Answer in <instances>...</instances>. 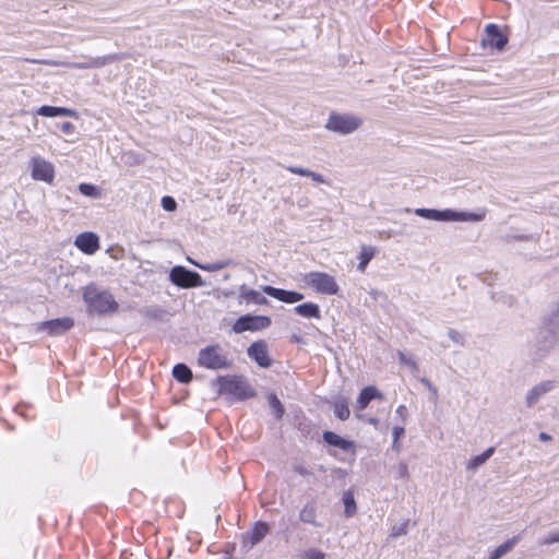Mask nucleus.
<instances>
[{"label":"nucleus","mask_w":559,"mask_h":559,"mask_svg":"<svg viewBox=\"0 0 559 559\" xmlns=\"http://www.w3.org/2000/svg\"><path fill=\"white\" fill-rule=\"evenodd\" d=\"M83 299L90 313L110 314L117 312L119 308L118 302L109 292L102 290L95 285H88L84 289Z\"/></svg>","instance_id":"2"},{"label":"nucleus","mask_w":559,"mask_h":559,"mask_svg":"<svg viewBox=\"0 0 559 559\" xmlns=\"http://www.w3.org/2000/svg\"><path fill=\"white\" fill-rule=\"evenodd\" d=\"M72 325L73 320L70 318L53 319L39 323L37 331L46 333L47 335L57 336L66 333Z\"/></svg>","instance_id":"10"},{"label":"nucleus","mask_w":559,"mask_h":559,"mask_svg":"<svg viewBox=\"0 0 559 559\" xmlns=\"http://www.w3.org/2000/svg\"><path fill=\"white\" fill-rule=\"evenodd\" d=\"M322 437L323 440L330 445L336 447L345 452H350L352 454L356 453V444L352 440L344 439L337 433L329 430L324 431Z\"/></svg>","instance_id":"14"},{"label":"nucleus","mask_w":559,"mask_h":559,"mask_svg":"<svg viewBox=\"0 0 559 559\" xmlns=\"http://www.w3.org/2000/svg\"><path fill=\"white\" fill-rule=\"evenodd\" d=\"M111 258H114L115 260H118L120 257L117 253H114V254H111Z\"/></svg>","instance_id":"49"},{"label":"nucleus","mask_w":559,"mask_h":559,"mask_svg":"<svg viewBox=\"0 0 559 559\" xmlns=\"http://www.w3.org/2000/svg\"><path fill=\"white\" fill-rule=\"evenodd\" d=\"M344 513L346 518H352L357 512V506L352 490H347L343 495Z\"/></svg>","instance_id":"27"},{"label":"nucleus","mask_w":559,"mask_h":559,"mask_svg":"<svg viewBox=\"0 0 559 559\" xmlns=\"http://www.w3.org/2000/svg\"><path fill=\"white\" fill-rule=\"evenodd\" d=\"M374 399L382 400V393L373 385L365 386L357 397V409L364 411L369 405V403Z\"/></svg>","instance_id":"15"},{"label":"nucleus","mask_w":559,"mask_h":559,"mask_svg":"<svg viewBox=\"0 0 559 559\" xmlns=\"http://www.w3.org/2000/svg\"><path fill=\"white\" fill-rule=\"evenodd\" d=\"M414 214L435 222H480L484 214L459 212L452 209L436 210L418 207L413 210Z\"/></svg>","instance_id":"3"},{"label":"nucleus","mask_w":559,"mask_h":559,"mask_svg":"<svg viewBox=\"0 0 559 559\" xmlns=\"http://www.w3.org/2000/svg\"><path fill=\"white\" fill-rule=\"evenodd\" d=\"M169 280L173 284L181 288L200 287L204 282L199 273L190 271L185 266H174L169 272Z\"/></svg>","instance_id":"6"},{"label":"nucleus","mask_w":559,"mask_h":559,"mask_svg":"<svg viewBox=\"0 0 559 559\" xmlns=\"http://www.w3.org/2000/svg\"><path fill=\"white\" fill-rule=\"evenodd\" d=\"M316 508L311 504H307L300 511L299 518L304 523L314 524L316 522Z\"/></svg>","instance_id":"31"},{"label":"nucleus","mask_w":559,"mask_h":559,"mask_svg":"<svg viewBox=\"0 0 559 559\" xmlns=\"http://www.w3.org/2000/svg\"><path fill=\"white\" fill-rule=\"evenodd\" d=\"M270 527L265 522H257L252 530L248 533L249 542L251 545L258 544L266 534L269 533Z\"/></svg>","instance_id":"20"},{"label":"nucleus","mask_w":559,"mask_h":559,"mask_svg":"<svg viewBox=\"0 0 559 559\" xmlns=\"http://www.w3.org/2000/svg\"><path fill=\"white\" fill-rule=\"evenodd\" d=\"M400 359L401 361L407 366L412 371L417 370L416 361L412 357H406V355L403 352H400Z\"/></svg>","instance_id":"39"},{"label":"nucleus","mask_w":559,"mask_h":559,"mask_svg":"<svg viewBox=\"0 0 559 559\" xmlns=\"http://www.w3.org/2000/svg\"><path fill=\"white\" fill-rule=\"evenodd\" d=\"M213 384L217 395L230 403L251 400L257 395L254 386L242 374L219 376Z\"/></svg>","instance_id":"1"},{"label":"nucleus","mask_w":559,"mask_h":559,"mask_svg":"<svg viewBox=\"0 0 559 559\" xmlns=\"http://www.w3.org/2000/svg\"><path fill=\"white\" fill-rule=\"evenodd\" d=\"M32 178L34 180L52 183L55 179L53 165L40 156H35L31 160Z\"/></svg>","instance_id":"8"},{"label":"nucleus","mask_w":559,"mask_h":559,"mask_svg":"<svg viewBox=\"0 0 559 559\" xmlns=\"http://www.w3.org/2000/svg\"><path fill=\"white\" fill-rule=\"evenodd\" d=\"M294 469H295V472H297V473H298V474H300V475H307V474L309 473V472H308L305 467H302V466H295V468H294Z\"/></svg>","instance_id":"47"},{"label":"nucleus","mask_w":559,"mask_h":559,"mask_svg":"<svg viewBox=\"0 0 559 559\" xmlns=\"http://www.w3.org/2000/svg\"><path fill=\"white\" fill-rule=\"evenodd\" d=\"M162 206L164 210L168 212H173L177 209V203L174 198L171 197H164L162 199Z\"/></svg>","instance_id":"38"},{"label":"nucleus","mask_w":559,"mask_h":559,"mask_svg":"<svg viewBox=\"0 0 559 559\" xmlns=\"http://www.w3.org/2000/svg\"><path fill=\"white\" fill-rule=\"evenodd\" d=\"M395 476H396V478L408 479V477H409L408 466L405 462H400L397 464V466L395 467Z\"/></svg>","instance_id":"35"},{"label":"nucleus","mask_w":559,"mask_h":559,"mask_svg":"<svg viewBox=\"0 0 559 559\" xmlns=\"http://www.w3.org/2000/svg\"><path fill=\"white\" fill-rule=\"evenodd\" d=\"M174 378L180 383H189L192 381L193 374L190 368L185 364H177L173 368Z\"/></svg>","instance_id":"23"},{"label":"nucleus","mask_w":559,"mask_h":559,"mask_svg":"<svg viewBox=\"0 0 559 559\" xmlns=\"http://www.w3.org/2000/svg\"><path fill=\"white\" fill-rule=\"evenodd\" d=\"M270 324L271 320L269 317L246 314L237 319L234 324V331L237 333L259 331L267 328Z\"/></svg>","instance_id":"9"},{"label":"nucleus","mask_w":559,"mask_h":559,"mask_svg":"<svg viewBox=\"0 0 559 559\" xmlns=\"http://www.w3.org/2000/svg\"><path fill=\"white\" fill-rule=\"evenodd\" d=\"M248 349L254 350V349H263L261 343H252Z\"/></svg>","instance_id":"48"},{"label":"nucleus","mask_w":559,"mask_h":559,"mask_svg":"<svg viewBox=\"0 0 559 559\" xmlns=\"http://www.w3.org/2000/svg\"><path fill=\"white\" fill-rule=\"evenodd\" d=\"M300 557L301 559H324L325 554L318 549H308Z\"/></svg>","instance_id":"36"},{"label":"nucleus","mask_w":559,"mask_h":559,"mask_svg":"<svg viewBox=\"0 0 559 559\" xmlns=\"http://www.w3.org/2000/svg\"><path fill=\"white\" fill-rule=\"evenodd\" d=\"M269 403L271 407L274 409L276 417L282 418V416L284 415V406L275 394L269 395Z\"/></svg>","instance_id":"34"},{"label":"nucleus","mask_w":559,"mask_h":559,"mask_svg":"<svg viewBox=\"0 0 559 559\" xmlns=\"http://www.w3.org/2000/svg\"><path fill=\"white\" fill-rule=\"evenodd\" d=\"M263 292L269 296L287 304H294L304 299V295L300 293L275 288L272 286H264Z\"/></svg>","instance_id":"13"},{"label":"nucleus","mask_w":559,"mask_h":559,"mask_svg":"<svg viewBox=\"0 0 559 559\" xmlns=\"http://www.w3.org/2000/svg\"><path fill=\"white\" fill-rule=\"evenodd\" d=\"M74 245L86 254H94L99 249V238L92 231H85L75 238Z\"/></svg>","instance_id":"12"},{"label":"nucleus","mask_w":559,"mask_h":559,"mask_svg":"<svg viewBox=\"0 0 559 559\" xmlns=\"http://www.w3.org/2000/svg\"><path fill=\"white\" fill-rule=\"evenodd\" d=\"M519 539L520 536H513L512 538L506 540L490 554L488 559H500L502 556H504L506 554L513 549Z\"/></svg>","instance_id":"24"},{"label":"nucleus","mask_w":559,"mask_h":559,"mask_svg":"<svg viewBox=\"0 0 559 559\" xmlns=\"http://www.w3.org/2000/svg\"><path fill=\"white\" fill-rule=\"evenodd\" d=\"M552 388H554L552 381H545V382H542V383L535 385L532 390H530V392L526 395L527 406L534 405L539 400V397L542 395H544L545 393L550 391Z\"/></svg>","instance_id":"17"},{"label":"nucleus","mask_w":559,"mask_h":559,"mask_svg":"<svg viewBox=\"0 0 559 559\" xmlns=\"http://www.w3.org/2000/svg\"><path fill=\"white\" fill-rule=\"evenodd\" d=\"M404 432L405 430L403 427L393 428L394 445L397 443L399 439L404 435Z\"/></svg>","instance_id":"42"},{"label":"nucleus","mask_w":559,"mask_h":559,"mask_svg":"<svg viewBox=\"0 0 559 559\" xmlns=\"http://www.w3.org/2000/svg\"><path fill=\"white\" fill-rule=\"evenodd\" d=\"M106 58H98L91 60L88 62H82V63H72L71 67L74 69H90V68H98L106 63Z\"/></svg>","instance_id":"33"},{"label":"nucleus","mask_w":559,"mask_h":559,"mask_svg":"<svg viewBox=\"0 0 559 559\" xmlns=\"http://www.w3.org/2000/svg\"><path fill=\"white\" fill-rule=\"evenodd\" d=\"M188 260H189V262L193 263L194 265H197L198 267H200L201 270L206 271V272H216V271L222 270L230 264L229 260L217 261V262L207 263V264H199V263L193 262L191 259H188Z\"/></svg>","instance_id":"29"},{"label":"nucleus","mask_w":559,"mask_h":559,"mask_svg":"<svg viewBox=\"0 0 559 559\" xmlns=\"http://www.w3.org/2000/svg\"><path fill=\"white\" fill-rule=\"evenodd\" d=\"M396 414L402 417L403 419H405L406 415H407V407L405 405H400L397 406L396 408Z\"/></svg>","instance_id":"44"},{"label":"nucleus","mask_w":559,"mask_h":559,"mask_svg":"<svg viewBox=\"0 0 559 559\" xmlns=\"http://www.w3.org/2000/svg\"><path fill=\"white\" fill-rule=\"evenodd\" d=\"M333 412L336 418L344 421L350 416L348 400L346 397H338L332 402Z\"/></svg>","instance_id":"18"},{"label":"nucleus","mask_w":559,"mask_h":559,"mask_svg":"<svg viewBox=\"0 0 559 559\" xmlns=\"http://www.w3.org/2000/svg\"><path fill=\"white\" fill-rule=\"evenodd\" d=\"M405 212L409 213V212H412V210L411 209H405Z\"/></svg>","instance_id":"51"},{"label":"nucleus","mask_w":559,"mask_h":559,"mask_svg":"<svg viewBox=\"0 0 559 559\" xmlns=\"http://www.w3.org/2000/svg\"><path fill=\"white\" fill-rule=\"evenodd\" d=\"M486 36L483 38V45L502 50L508 43V38L503 35L496 24H488L485 28Z\"/></svg>","instance_id":"11"},{"label":"nucleus","mask_w":559,"mask_h":559,"mask_svg":"<svg viewBox=\"0 0 559 559\" xmlns=\"http://www.w3.org/2000/svg\"><path fill=\"white\" fill-rule=\"evenodd\" d=\"M305 281L309 287L320 294L335 295L340 289L335 278L324 272H311L306 275Z\"/></svg>","instance_id":"5"},{"label":"nucleus","mask_w":559,"mask_h":559,"mask_svg":"<svg viewBox=\"0 0 559 559\" xmlns=\"http://www.w3.org/2000/svg\"><path fill=\"white\" fill-rule=\"evenodd\" d=\"M421 381H423V383H425V384L427 385V388L429 389V391H430L435 396H437V395H438V391H437V388H436V386H433V385H432L428 380H426V379H423Z\"/></svg>","instance_id":"45"},{"label":"nucleus","mask_w":559,"mask_h":559,"mask_svg":"<svg viewBox=\"0 0 559 559\" xmlns=\"http://www.w3.org/2000/svg\"><path fill=\"white\" fill-rule=\"evenodd\" d=\"M538 438L540 441H550L551 440V436L546 432H540Z\"/></svg>","instance_id":"46"},{"label":"nucleus","mask_w":559,"mask_h":559,"mask_svg":"<svg viewBox=\"0 0 559 559\" xmlns=\"http://www.w3.org/2000/svg\"><path fill=\"white\" fill-rule=\"evenodd\" d=\"M286 170H288L292 174L304 176V177H310L313 181L318 183H325L326 180L324 177L318 173H314L312 170H309L307 168L297 167V166H286Z\"/></svg>","instance_id":"25"},{"label":"nucleus","mask_w":559,"mask_h":559,"mask_svg":"<svg viewBox=\"0 0 559 559\" xmlns=\"http://www.w3.org/2000/svg\"><path fill=\"white\" fill-rule=\"evenodd\" d=\"M205 349L211 350V349H214V347L209 346V347H206Z\"/></svg>","instance_id":"50"},{"label":"nucleus","mask_w":559,"mask_h":559,"mask_svg":"<svg viewBox=\"0 0 559 559\" xmlns=\"http://www.w3.org/2000/svg\"><path fill=\"white\" fill-rule=\"evenodd\" d=\"M361 123L362 120L358 116L333 112L330 115L325 128L340 134H349L356 131Z\"/></svg>","instance_id":"4"},{"label":"nucleus","mask_w":559,"mask_h":559,"mask_svg":"<svg viewBox=\"0 0 559 559\" xmlns=\"http://www.w3.org/2000/svg\"><path fill=\"white\" fill-rule=\"evenodd\" d=\"M554 543H559V531L549 534L544 540L540 542V545H550Z\"/></svg>","instance_id":"40"},{"label":"nucleus","mask_w":559,"mask_h":559,"mask_svg":"<svg viewBox=\"0 0 559 559\" xmlns=\"http://www.w3.org/2000/svg\"><path fill=\"white\" fill-rule=\"evenodd\" d=\"M295 312L304 318H320V309L317 304L306 302L295 307Z\"/></svg>","instance_id":"22"},{"label":"nucleus","mask_w":559,"mask_h":559,"mask_svg":"<svg viewBox=\"0 0 559 559\" xmlns=\"http://www.w3.org/2000/svg\"><path fill=\"white\" fill-rule=\"evenodd\" d=\"M37 114L43 117H72L75 112L72 109H68L64 107H53V106H41Z\"/></svg>","instance_id":"19"},{"label":"nucleus","mask_w":559,"mask_h":559,"mask_svg":"<svg viewBox=\"0 0 559 559\" xmlns=\"http://www.w3.org/2000/svg\"><path fill=\"white\" fill-rule=\"evenodd\" d=\"M239 297L246 302L255 305H263L267 301L260 292L254 289H247L245 286H241Z\"/></svg>","instance_id":"21"},{"label":"nucleus","mask_w":559,"mask_h":559,"mask_svg":"<svg viewBox=\"0 0 559 559\" xmlns=\"http://www.w3.org/2000/svg\"><path fill=\"white\" fill-rule=\"evenodd\" d=\"M495 452V448L490 447L487 450H485L481 454L474 456L471 462L468 463L469 468H476L480 465H483Z\"/></svg>","instance_id":"28"},{"label":"nucleus","mask_w":559,"mask_h":559,"mask_svg":"<svg viewBox=\"0 0 559 559\" xmlns=\"http://www.w3.org/2000/svg\"><path fill=\"white\" fill-rule=\"evenodd\" d=\"M406 527H407V524H403L402 526H400L397 528L393 527L391 535L393 537H396V536H400V535H404L407 532Z\"/></svg>","instance_id":"41"},{"label":"nucleus","mask_w":559,"mask_h":559,"mask_svg":"<svg viewBox=\"0 0 559 559\" xmlns=\"http://www.w3.org/2000/svg\"><path fill=\"white\" fill-rule=\"evenodd\" d=\"M79 191L85 197H91L95 199L100 197L99 189L91 183H80Z\"/></svg>","instance_id":"32"},{"label":"nucleus","mask_w":559,"mask_h":559,"mask_svg":"<svg viewBox=\"0 0 559 559\" xmlns=\"http://www.w3.org/2000/svg\"><path fill=\"white\" fill-rule=\"evenodd\" d=\"M374 254H376V248L370 247V246H362L361 250L359 252V255H358L359 263L357 265V269L360 272H365L368 263L374 257Z\"/></svg>","instance_id":"26"},{"label":"nucleus","mask_w":559,"mask_h":559,"mask_svg":"<svg viewBox=\"0 0 559 559\" xmlns=\"http://www.w3.org/2000/svg\"><path fill=\"white\" fill-rule=\"evenodd\" d=\"M544 330L552 337H559V300L544 321Z\"/></svg>","instance_id":"16"},{"label":"nucleus","mask_w":559,"mask_h":559,"mask_svg":"<svg viewBox=\"0 0 559 559\" xmlns=\"http://www.w3.org/2000/svg\"><path fill=\"white\" fill-rule=\"evenodd\" d=\"M248 353L260 367L267 368L271 366L272 359L269 356V352H248Z\"/></svg>","instance_id":"30"},{"label":"nucleus","mask_w":559,"mask_h":559,"mask_svg":"<svg viewBox=\"0 0 559 559\" xmlns=\"http://www.w3.org/2000/svg\"><path fill=\"white\" fill-rule=\"evenodd\" d=\"M448 336L453 341L454 346H464V335L455 330H449Z\"/></svg>","instance_id":"37"},{"label":"nucleus","mask_w":559,"mask_h":559,"mask_svg":"<svg viewBox=\"0 0 559 559\" xmlns=\"http://www.w3.org/2000/svg\"><path fill=\"white\" fill-rule=\"evenodd\" d=\"M200 366L207 369H229L233 367V360L223 352H200L198 357Z\"/></svg>","instance_id":"7"},{"label":"nucleus","mask_w":559,"mask_h":559,"mask_svg":"<svg viewBox=\"0 0 559 559\" xmlns=\"http://www.w3.org/2000/svg\"><path fill=\"white\" fill-rule=\"evenodd\" d=\"M74 130L73 123L66 121L61 124V131L64 133H71Z\"/></svg>","instance_id":"43"}]
</instances>
